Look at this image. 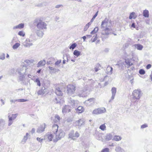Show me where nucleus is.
Here are the masks:
<instances>
[{
	"mask_svg": "<svg viewBox=\"0 0 152 152\" xmlns=\"http://www.w3.org/2000/svg\"><path fill=\"white\" fill-rule=\"evenodd\" d=\"M108 21L109 19L106 18L102 22L101 28L102 29V30L105 31L104 33H102L103 35H108L110 34L109 32L110 31V29L108 28Z\"/></svg>",
	"mask_w": 152,
	"mask_h": 152,
	"instance_id": "f257e3e1",
	"label": "nucleus"
},
{
	"mask_svg": "<svg viewBox=\"0 0 152 152\" xmlns=\"http://www.w3.org/2000/svg\"><path fill=\"white\" fill-rule=\"evenodd\" d=\"M34 24L36 25L37 29L39 30L46 29L47 24L40 20L36 19L34 21Z\"/></svg>",
	"mask_w": 152,
	"mask_h": 152,
	"instance_id": "f03ea898",
	"label": "nucleus"
},
{
	"mask_svg": "<svg viewBox=\"0 0 152 152\" xmlns=\"http://www.w3.org/2000/svg\"><path fill=\"white\" fill-rule=\"evenodd\" d=\"M133 98L132 99V101L135 102V101H134L135 99H139L142 95L140 89L135 90L132 93Z\"/></svg>",
	"mask_w": 152,
	"mask_h": 152,
	"instance_id": "7ed1b4c3",
	"label": "nucleus"
},
{
	"mask_svg": "<svg viewBox=\"0 0 152 152\" xmlns=\"http://www.w3.org/2000/svg\"><path fill=\"white\" fill-rule=\"evenodd\" d=\"M80 136V134L77 132H76L74 133V131L73 130H71L69 134V138L73 140H75L76 139Z\"/></svg>",
	"mask_w": 152,
	"mask_h": 152,
	"instance_id": "20e7f679",
	"label": "nucleus"
},
{
	"mask_svg": "<svg viewBox=\"0 0 152 152\" xmlns=\"http://www.w3.org/2000/svg\"><path fill=\"white\" fill-rule=\"evenodd\" d=\"M75 87L72 85H68L67 86V91L69 95H71L74 94L76 90Z\"/></svg>",
	"mask_w": 152,
	"mask_h": 152,
	"instance_id": "39448f33",
	"label": "nucleus"
},
{
	"mask_svg": "<svg viewBox=\"0 0 152 152\" xmlns=\"http://www.w3.org/2000/svg\"><path fill=\"white\" fill-rule=\"evenodd\" d=\"M55 134H56V139H54V141L57 142L64 137L65 136V134L63 130H60Z\"/></svg>",
	"mask_w": 152,
	"mask_h": 152,
	"instance_id": "423d86ee",
	"label": "nucleus"
},
{
	"mask_svg": "<svg viewBox=\"0 0 152 152\" xmlns=\"http://www.w3.org/2000/svg\"><path fill=\"white\" fill-rule=\"evenodd\" d=\"M26 66H21L17 70V72L20 75H24L26 72Z\"/></svg>",
	"mask_w": 152,
	"mask_h": 152,
	"instance_id": "0eeeda50",
	"label": "nucleus"
},
{
	"mask_svg": "<svg viewBox=\"0 0 152 152\" xmlns=\"http://www.w3.org/2000/svg\"><path fill=\"white\" fill-rule=\"evenodd\" d=\"M48 89L45 87L43 86L41 88L39 89L37 92V94L39 95H43L45 93H48Z\"/></svg>",
	"mask_w": 152,
	"mask_h": 152,
	"instance_id": "6e6552de",
	"label": "nucleus"
},
{
	"mask_svg": "<svg viewBox=\"0 0 152 152\" xmlns=\"http://www.w3.org/2000/svg\"><path fill=\"white\" fill-rule=\"evenodd\" d=\"M88 90L87 89H84L78 92V95L80 97H85L88 94Z\"/></svg>",
	"mask_w": 152,
	"mask_h": 152,
	"instance_id": "1a4fd4ad",
	"label": "nucleus"
},
{
	"mask_svg": "<svg viewBox=\"0 0 152 152\" xmlns=\"http://www.w3.org/2000/svg\"><path fill=\"white\" fill-rule=\"evenodd\" d=\"M75 125L78 126V128L85 124L84 121L83 119H80L76 121L75 122Z\"/></svg>",
	"mask_w": 152,
	"mask_h": 152,
	"instance_id": "9d476101",
	"label": "nucleus"
},
{
	"mask_svg": "<svg viewBox=\"0 0 152 152\" xmlns=\"http://www.w3.org/2000/svg\"><path fill=\"white\" fill-rule=\"evenodd\" d=\"M45 128V124H44L40 126L37 129V132L38 133H41L44 131Z\"/></svg>",
	"mask_w": 152,
	"mask_h": 152,
	"instance_id": "9b49d317",
	"label": "nucleus"
},
{
	"mask_svg": "<svg viewBox=\"0 0 152 152\" xmlns=\"http://www.w3.org/2000/svg\"><path fill=\"white\" fill-rule=\"evenodd\" d=\"M55 93L58 96H62L63 94L61 88L58 87H57L56 88Z\"/></svg>",
	"mask_w": 152,
	"mask_h": 152,
	"instance_id": "f8f14e48",
	"label": "nucleus"
},
{
	"mask_svg": "<svg viewBox=\"0 0 152 152\" xmlns=\"http://www.w3.org/2000/svg\"><path fill=\"white\" fill-rule=\"evenodd\" d=\"M111 91L112 93V96L111 97V100L109 101L110 102L111 100H113L115 98V96L116 92V88L115 87H113L112 88Z\"/></svg>",
	"mask_w": 152,
	"mask_h": 152,
	"instance_id": "ddd939ff",
	"label": "nucleus"
},
{
	"mask_svg": "<svg viewBox=\"0 0 152 152\" xmlns=\"http://www.w3.org/2000/svg\"><path fill=\"white\" fill-rule=\"evenodd\" d=\"M69 107L68 105H65L62 109V112L63 113H66L67 112H70V109H69Z\"/></svg>",
	"mask_w": 152,
	"mask_h": 152,
	"instance_id": "4468645a",
	"label": "nucleus"
},
{
	"mask_svg": "<svg viewBox=\"0 0 152 152\" xmlns=\"http://www.w3.org/2000/svg\"><path fill=\"white\" fill-rule=\"evenodd\" d=\"M58 126L57 124H54L53 126V132L55 134L56 133H57L58 132Z\"/></svg>",
	"mask_w": 152,
	"mask_h": 152,
	"instance_id": "2eb2a0df",
	"label": "nucleus"
},
{
	"mask_svg": "<svg viewBox=\"0 0 152 152\" xmlns=\"http://www.w3.org/2000/svg\"><path fill=\"white\" fill-rule=\"evenodd\" d=\"M46 63V61L45 60L39 61L37 64V67H39L44 65Z\"/></svg>",
	"mask_w": 152,
	"mask_h": 152,
	"instance_id": "dca6fc26",
	"label": "nucleus"
},
{
	"mask_svg": "<svg viewBox=\"0 0 152 152\" xmlns=\"http://www.w3.org/2000/svg\"><path fill=\"white\" fill-rule=\"evenodd\" d=\"M24 23H21L19 24L18 25L13 27V29H15L18 28L21 29L24 27Z\"/></svg>",
	"mask_w": 152,
	"mask_h": 152,
	"instance_id": "f3484780",
	"label": "nucleus"
},
{
	"mask_svg": "<svg viewBox=\"0 0 152 152\" xmlns=\"http://www.w3.org/2000/svg\"><path fill=\"white\" fill-rule=\"evenodd\" d=\"M112 137L113 136L111 134H107L105 136V139L107 141H109L112 139Z\"/></svg>",
	"mask_w": 152,
	"mask_h": 152,
	"instance_id": "a211bd4d",
	"label": "nucleus"
},
{
	"mask_svg": "<svg viewBox=\"0 0 152 152\" xmlns=\"http://www.w3.org/2000/svg\"><path fill=\"white\" fill-rule=\"evenodd\" d=\"M131 59L127 58L125 59V62L126 65L130 66L133 65V63H131Z\"/></svg>",
	"mask_w": 152,
	"mask_h": 152,
	"instance_id": "6ab92c4d",
	"label": "nucleus"
},
{
	"mask_svg": "<svg viewBox=\"0 0 152 152\" xmlns=\"http://www.w3.org/2000/svg\"><path fill=\"white\" fill-rule=\"evenodd\" d=\"M69 102L71 104L72 107H74L77 104V101L70 99L69 101Z\"/></svg>",
	"mask_w": 152,
	"mask_h": 152,
	"instance_id": "aec40b11",
	"label": "nucleus"
},
{
	"mask_svg": "<svg viewBox=\"0 0 152 152\" xmlns=\"http://www.w3.org/2000/svg\"><path fill=\"white\" fill-rule=\"evenodd\" d=\"M84 111L83 107L81 106H80L78 107L76 110V111L78 113H81Z\"/></svg>",
	"mask_w": 152,
	"mask_h": 152,
	"instance_id": "412c9836",
	"label": "nucleus"
},
{
	"mask_svg": "<svg viewBox=\"0 0 152 152\" xmlns=\"http://www.w3.org/2000/svg\"><path fill=\"white\" fill-rule=\"evenodd\" d=\"M99 114L104 113L106 111V109L103 107L98 108Z\"/></svg>",
	"mask_w": 152,
	"mask_h": 152,
	"instance_id": "4be33fe9",
	"label": "nucleus"
},
{
	"mask_svg": "<svg viewBox=\"0 0 152 152\" xmlns=\"http://www.w3.org/2000/svg\"><path fill=\"white\" fill-rule=\"evenodd\" d=\"M115 150L116 152H125V150L120 146L116 147Z\"/></svg>",
	"mask_w": 152,
	"mask_h": 152,
	"instance_id": "5701e85b",
	"label": "nucleus"
},
{
	"mask_svg": "<svg viewBox=\"0 0 152 152\" xmlns=\"http://www.w3.org/2000/svg\"><path fill=\"white\" fill-rule=\"evenodd\" d=\"M122 137L119 135H115L113 139V140L116 141H119L121 140Z\"/></svg>",
	"mask_w": 152,
	"mask_h": 152,
	"instance_id": "b1692460",
	"label": "nucleus"
},
{
	"mask_svg": "<svg viewBox=\"0 0 152 152\" xmlns=\"http://www.w3.org/2000/svg\"><path fill=\"white\" fill-rule=\"evenodd\" d=\"M143 15L145 17L148 18L149 16V11L148 10H143Z\"/></svg>",
	"mask_w": 152,
	"mask_h": 152,
	"instance_id": "393cba45",
	"label": "nucleus"
},
{
	"mask_svg": "<svg viewBox=\"0 0 152 152\" xmlns=\"http://www.w3.org/2000/svg\"><path fill=\"white\" fill-rule=\"evenodd\" d=\"M41 30H37L36 32V33L37 36L40 37H42L44 34V33Z\"/></svg>",
	"mask_w": 152,
	"mask_h": 152,
	"instance_id": "a878e982",
	"label": "nucleus"
},
{
	"mask_svg": "<svg viewBox=\"0 0 152 152\" xmlns=\"http://www.w3.org/2000/svg\"><path fill=\"white\" fill-rule=\"evenodd\" d=\"M135 13L134 12H133L131 13L129 17V18L130 19H131L132 18L135 19L136 17V15H135Z\"/></svg>",
	"mask_w": 152,
	"mask_h": 152,
	"instance_id": "bb28decb",
	"label": "nucleus"
},
{
	"mask_svg": "<svg viewBox=\"0 0 152 152\" xmlns=\"http://www.w3.org/2000/svg\"><path fill=\"white\" fill-rule=\"evenodd\" d=\"M134 46L137 50H141L143 48V46L140 44H135Z\"/></svg>",
	"mask_w": 152,
	"mask_h": 152,
	"instance_id": "cd10ccee",
	"label": "nucleus"
},
{
	"mask_svg": "<svg viewBox=\"0 0 152 152\" xmlns=\"http://www.w3.org/2000/svg\"><path fill=\"white\" fill-rule=\"evenodd\" d=\"M33 45V44L32 43H28L26 42H24L23 44V45L26 48L30 47Z\"/></svg>",
	"mask_w": 152,
	"mask_h": 152,
	"instance_id": "c85d7f7f",
	"label": "nucleus"
},
{
	"mask_svg": "<svg viewBox=\"0 0 152 152\" xmlns=\"http://www.w3.org/2000/svg\"><path fill=\"white\" fill-rule=\"evenodd\" d=\"M73 54L77 57H78L80 55L81 53L79 51L77 50H75L74 51Z\"/></svg>",
	"mask_w": 152,
	"mask_h": 152,
	"instance_id": "c756f323",
	"label": "nucleus"
},
{
	"mask_svg": "<svg viewBox=\"0 0 152 152\" xmlns=\"http://www.w3.org/2000/svg\"><path fill=\"white\" fill-rule=\"evenodd\" d=\"M18 115V114L17 113V114H12V115L11 116H10V115H9L8 116L9 119L10 118H11V120H12V121L13 120L15 119L16 118L17 116Z\"/></svg>",
	"mask_w": 152,
	"mask_h": 152,
	"instance_id": "7c9ffc66",
	"label": "nucleus"
},
{
	"mask_svg": "<svg viewBox=\"0 0 152 152\" xmlns=\"http://www.w3.org/2000/svg\"><path fill=\"white\" fill-rule=\"evenodd\" d=\"M50 141L52 140V139L53 138V136L52 134H48L46 135Z\"/></svg>",
	"mask_w": 152,
	"mask_h": 152,
	"instance_id": "2f4dec72",
	"label": "nucleus"
},
{
	"mask_svg": "<svg viewBox=\"0 0 152 152\" xmlns=\"http://www.w3.org/2000/svg\"><path fill=\"white\" fill-rule=\"evenodd\" d=\"M15 71L14 69H12L9 70V73L10 75H12L15 73Z\"/></svg>",
	"mask_w": 152,
	"mask_h": 152,
	"instance_id": "473e14b6",
	"label": "nucleus"
},
{
	"mask_svg": "<svg viewBox=\"0 0 152 152\" xmlns=\"http://www.w3.org/2000/svg\"><path fill=\"white\" fill-rule=\"evenodd\" d=\"M99 28L98 27H95L94 29L91 32V34H94L96 33L98 31Z\"/></svg>",
	"mask_w": 152,
	"mask_h": 152,
	"instance_id": "72a5a7b5",
	"label": "nucleus"
},
{
	"mask_svg": "<svg viewBox=\"0 0 152 152\" xmlns=\"http://www.w3.org/2000/svg\"><path fill=\"white\" fill-rule=\"evenodd\" d=\"M124 63H119L117 64L116 65H117L120 69H122L124 68Z\"/></svg>",
	"mask_w": 152,
	"mask_h": 152,
	"instance_id": "f704fd0d",
	"label": "nucleus"
},
{
	"mask_svg": "<svg viewBox=\"0 0 152 152\" xmlns=\"http://www.w3.org/2000/svg\"><path fill=\"white\" fill-rule=\"evenodd\" d=\"M77 44L76 43H74L72 44L69 47V48L70 49L72 50L74 49L77 46Z\"/></svg>",
	"mask_w": 152,
	"mask_h": 152,
	"instance_id": "c9c22d12",
	"label": "nucleus"
},
{
	"mask_svg": "<svg viewBox=\"0 0 152 152\" xmlns=\"http://www.w3.org/2000/svg\"><path fill=\"white\" fill-rule=\"evenodd\" d=\"M20 45V43H15L13 46L12 48L14 49L17 48Z\"/></svg>",
	"mask_w": 152,
	"mask_h": 152,
	"instance_id": "e433bc0d",
	"label": "nucleus"
},
{
	"mask_svg": "<svg viewBox=\"0 0 152 152\" xmlns=\"http://www.w3.org/2000/svg\"><path fill=\"white\" fill-rule=\"evenodd\" d=\"M35 82L37 83V85L39 86H41V83L40 80L39 78H36L34 81Z\"/></svg>",
	"mask_w": 152,
	"mask_h": 152,
	"instance_id": "4c0bfd02",
	"label": "nucleus"
},
{
	"mask_svg": "<svg viewBox=\"0 0 152 152\" xmlns=\"http://www.w3.org/2000/svg\"><path fill=\"white\" fill-rule=\"evenodd\" d=\"M92 114H93L95 115H99V110H98V108L94 110L92 112Z\"/></svg>",
	"mask_w": 152,
	"mask_h": 152,
	"instance_id": "58836bf2",
	"label": "nucleus"
},
{
	"mask_svg": "<svg viewBox=\"0 0 152 152\" xmlns=\"http://www.w3.org/2000/svg\"><path fill=\"white\" fill-rule=\"evenodd\" d=\"M94 99H95L94 98H91L89 99H88L87 100H86L85 101V103H88V102H93L94 100Z\"/></svg>",
	"mask_w": 152,
	"mask_h": 152,
	"instance_id": "ea45409f",
	"label": "nucleus"
},
{
	"mask_svg": "<svg viewBox=\"0 0 152 152\" xmlns=\"http://www.w3.org/2000/svg\"><path fill=\"white\" fill-rule=\"evenodd\" d=\"M106 127V126L104 124H103L100 126L99 128L102 130L104 131Z\"/></svg>",
	"mask_w": 152,
	"mask_h": 152,
	"instance_id": "a19ab883",
	"label": "nucleus"
},
{
	"mask_svg": "<svg viewBox=\"0 0 152 152\" xmlns=\"http://www.w3.org/2000/svg\"><path fill=\"white\" fill-rule=\"evenodd\" d=\"M65 58H66V59H67V61H68L67 55L66 54L64 55H63V58L64 59V60L63 61V64H65L66 60L64 59Z\"/></svg>",
	"mask_w": 152,
	"mask_h": 152,
	"instance_id": "79ce46f5",
	"label": "nucleus"
},
{
	"mask_svg": "<svg viewBox=\"0 0 152 152\" xmlns=\"http://www.w3.org/2000/svg\"><path fill=\"white\" fill-rule=\"evenodd\" d=\"M5 58V54L4 53H3L0 55V59L3 60Z\"/></svg>",
	"mask_w": 152,
	"mask_h": 152,
	"instance_id": "37998d69",
	"label": "nucleus"
},
{
	"mask_svg": "<svg viewBox=\"0 0 152 152\" xmlns=\"http://www.w3.org/2000/svg\"><path fill=\"white\" fill-rule=\"evenodd\" d=\"M18 34L20 36H22L24 37L25 35V34L23 31H19L18 33Z\"/></svg>",
	"mask_w": 152,
	"mask_h": 152,
	"instance_id": "c03bdc74",
	"label": "nucleus"
},
{
	"mask_svg": "<svg viewBox=\"0 0 152 152\" xmlns=\"http://www.w3.org/2000/svg\"><path fill=\"white\" fill-rule=\"evenodd\" d=\"M139 73L140 75H144L145 74V72L143 69H140L139 71Z\"/></svg>",
	"mask_w": 152,
	"mask_h": 152,
	"instance_id": "a18cd8bd",
	"label": "nucleus"
},
{
	"mask_svg": "<svg viewBox=\"0 0 152 152\" xmlns=\"http://www.w3.org/2000/svg\"><path fill=\"white\" fill-rule=\"evenodd\" d=\"M110 69V72H109V73L111 75L112 74V72L113 70V68L111 67H110V66H109L107 67V69L109 70Z\"/></svg>",
	"mask_w": 152,
	"mask_h": 152,
	"instance_id": "49530a36",
	"label": "nucleus"
},
{
	"mask_svg": "<svg viewBox=\"0 0 152 152\" xmlns=\"http://www.w3.org/2000/svg\"><path fill=\"white\" fill-rule=\"evenodd\" d=\"M109 152V148H105L103 149L101 152Z\"/></svg>",
	"mask_w": 152,
	"mask_h": 152,
	"instance_id": "de8ad7c7",
	"label": "nucleus"
},
{
	"mask_svg": "<svg viewBox=\"0 0 152 152\" xmlns=\"http://www.w3.org/2000/svg\"><path fill=\"white\" fill-rule=\"evenodd\" d=\"M18 102H25L27 101V99H17Z\"/></svg>",
	"mask_w": 152,
	"mask_h": 152,
	"instance_id": "09e8293b",
	"label": "nucleus"
},
{
	"mask_svg": "<svg viewBox=\"0 0 152 152\" xmlns=\"http://www.w3.org/2000/svg\"><path fill=\"white\" fill-rule=\"evenodd\" d=\"M25 76H24V75H20L19 77V80L21 81H23V80Z\"/></svg>",
	"mask_w": 152,
	"mask_h": 152,
	"instance_id": "8fccbe9b",
	"label": "nucleus"
},
{
	"mask_svg": "<svg viewBox=\"0 0 152 152\" xmlns=\"http://www.w3.org/2000/svg\"><path fill=\"white\" fill-rule=\"evenodd\" d=\"M55 100V102L56 103H59L60 102L61 99L59 98H56Z\"/></svg>",
	"mask_w": 152,
	"mask_h": 152,
	"instance_id": "3c124183",
	"label": "nucleus"
},
{
	"mask_svg": "<svg viewBox=\"0 0 152 152\" xmlns=\"http://www.w3.org/2000/svg\"><path fill=\"white\" fill-rule=\"evenodd\" d=\"M148 127V125L147 124H145L141 126V129H144Z\"/></svg>",
	"mask_w": 152,
	"mask_h": 152,
	"instance_id": "603ef678",
	"label": "nucleus"
},
{
	"mask_svg": "<svg viewBox=\"0 0 152 152\" xmlns=\"http://www.w3.org/2000/svg\"><path fill=\"white\" fill-rule=\"evenodd\" d=\"M13 121L12 120H11V118H10L9 119V122L8 124V125L10 126L11 125V124H12Z\"/></svg>",
	"mask_w": 152,
	"mask_h": 152,
	"instance_id": "864d4df0",
	"label": "nucleus"
},
{
	"mask_svg": "<svg viewBox=\"0 0 152 152\" xmlns=\"http://www.w3.org/2000/svg\"><path fill=\"white\" fill-rule=\"evenodd\" d=\"M27 139V137L26 136H24V137L22 141V142H26Z\"/></svg>",
	"mask_w": 152,
	"mask_h": 152,
	"instance_id": "5fc2aeb1",
	"label": "nucleus"
},
{
	"mask_svg": "<svg viewBox=\"0 0 152 152\" xmlns=\"http://www.w3.org/2000/svg\"><path fill=\"white\" fill-rule=\"evenodd\" d=\"M37 140L40 142H42L43 139L37 137Z\"/></svg>",
	"mask_w": 152,
	"mask_h": 152,
	"instance_id": "6e6d98bb",
	"label": "nucleus"
},
{
	"mask_svg": "<svg viewBox=\"0 0 152 152\" xmlns=\"http://www.w3.org/2000/svg\"><path fill=\"white\" fill-rule=\"evenodd\" d=\"M61 62V60H60L57 61L55 63V65H57L60 64Z\"/></svg>",
	"mask_w": 152,
	"mask_h": 152,
	"instance_id": "4d7b16f0",
	"label": "nucleus"
},
{
	"mask_svg": "<svg viewBox=\"0 0 152 152\" xmlns=\"http://www.w3.org/2000/svg\"><path fill=\"white\" fill-rule=\"evenodd\" d=\"M48 68L50 70H51L50 71V73H53V70H54V69L53 67L50 66H49Z\"/></svg>",
	"mask_w": 152,
	"mask_h": 152,
	"instance_id": "13d9d810",
	"label": "nucleus"
},
{
	"mask_svg": "<svg viewBox=\"0 0 152 152\" xmlns=\"http://www.w3.org/2000/svg\"><path fill=\"white\" fill-rule=\"evenodd\" d=\"M151 66V64H148L146 66V68L147 69H149Z\"/></svg>",
	"mask_w": 152,
	"mask_h": 152,
	"instance_id": "bf43d9fd",
	"label": "nucleus"
},
{
	"mask_svg": "<svg viewBox=\"0 0 152 152\" xmlns=\"http://www.w3.org/2000/svg\"><path fill=\"white\" fill-rule=\"evenodd\" d=\"M63 7V5H62L59 4V5H56L55 7L56 8H58L59 7Z\"/></svg>",
	"mask_w": 152,
	"mask_h": 152,
	"instance_id": "052dcab7",
	"label": "nucleus"
},
{
	"mask_svg": "<svg viewBox=\"0 0 152 152\" xmlns=\"http://www.w3.org/2000/svg\"><path fill=\"white\" fill-rule=\"evenodd\" d=\"M98 11H97L96 13L95 14V15L93 16V18H95L98 15Z\"/></svg>",
	"mask_w": 152,
	"mask_h": 152,
	"instance_id": "680f3d73",
	"label": "nucleus"
},
{
	"mask_svg": "<svg viewBox=\"0 0 152 152\" xmlns=\"http://www.w3.org/2000/svg\"><path fill=\"white\" fill-rule=\"evenodd\" d=\"M95 66L99 69H100L99 68L101 67V66L98 63V64H97L95 65Z\"/></svg>",
	"mask_w": 152,
	"mask_h": 152,
	"instance_id": "e2e57ef3",
	"label": "nucleus"
},
{
	"mask_svg": "<svg viewBox=\"0 0 152 152\" xmlns=\"http://www.w3.org/2000/svg\"><path fill=\"white\" fill-rule=\"evenodd\" d=\"M18 101L17 99H15V100H10V102H11V104H12V102H13L15 103V102Z\"/></svg>",
	"mask_w": 152,
	"mask_h": 152,
	"instance_id": "0e129e2a",
	"label": "nucleus"
},
{
	"mask_svg": "<svg viewBox=\"0 0 152 152\" xmlns=\"http://www.w3.org/2000/svg\"><path fill=\"white\" fill-rule=\"evenodd\" d=\"M32 41V40H30L29 39H26V41H25V42H28V43H30V42H31Z\"/></svg>",
	"mask_w": 152,
	"mask_h": 152,
	"instance_id": "69168bd1",
	"label": "nucleus"
},
{
	"mask_svg": "<svg viewBox=\"0 0 152 152\" xmlns=\"http://www.w3.org/2000/svg\"><path fill=\"white\" fill-rule=\"evenodd\" d=\"M88 28L89 27L87 25H86L84 28V31H86Z\"/></svg>",
	"mask_w": 152,
	"mask_h": 152,
	"instance_id": "338daca9",
	"label": "nucleus"
},
{
	"mask_svg": "<svg viewBox=\"0 0 152 152\" xmlns=\"http://www.w3.org/2000/svg\"><path fill=\"white\" fill-rule=\"evenodd\" d=\"M35 132V129L34 128L32 129L31 131V132L32 134H33Z\"/></svg>",
	"mask_w": 152,
	"mask_h": 152,
	"instance_id": "774afa93",
	"label": "nucleus"
}]
</instances>
